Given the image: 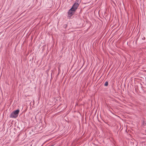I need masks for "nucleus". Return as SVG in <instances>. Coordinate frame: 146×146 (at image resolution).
Here are the masks:
<instances>
[{
  "mask_svg": "<svg viewBox=\"0 0 146 146\" xmlns=\"http://www.w3.org/2000/svg\"><path fill=\"white\" fill-rule=\"evenodd\" d=\"M142 125L144 126H145L146 125V121L143 120L142 122Z\"/></svg>",
  "mask_w": 146,
  "mask_h": 146,
  "instance_id": "obj_4",
  "label": "nucleus"
},
{
  "mask_svg": "<svg viewBox=\"0 0 146 146\" xmlns=\"http://www.w3.org/2000/svg\"><path fill=\"white\" fill-rule=\"evenodd\" d=\"M64 26H65V27H66L67 26V25H64Z\"/></svg>",
  "mask_w": 146,
  "mask_h": 146,
  "instance_id": "obj_7",
  "label": "nucleus"
},
{
  "mask_svg": "<svg viewBox=\"0 0 146 146\" xmlns=\"http://www.w3.org/2000/svg\"><path fill=\"white\" fill-rule=\"evenodd\" d=\"M75 12V11H73L72 9L71 8L70 9L68 12V17H70L74 15Z\"/></svg>",
  "mask_w": 146,
  "mask_h": 146,
  "instance_id": "obj_2",
  "label": "nucleus"
},
{
  "mask_svg": "<svg viewBox=\"0 0 146 146\" xmlns=\"http://www.w3.org/2000/svg\"><path fill=\"white\" fill-rule=\"evenodd\" d=\"M104 85L105 86H107L108 85V82L107 81L105 83Z\"/></svg>",
  "mask_w": 146,
  "mask_h": 146,
  "instance_id": "obj_5",
  "label": "nucleus"
},
{
  "mask_svg": "<svg viewBox=\"0 0 146 146\" xmlns=\"http://www.w3.org/2000/svg\"><path fill=\"white\" fill-rule=\"evenodd\" d=\"M19 110H17L13 112L10 115V117L12 118H16L18 116Z\"/></svg>",
  "mask_w": 146,
  "mask_h": 146,
  "instance_id": "obj_1",
  "label": "nucleus"
},
{
  "mask_svg": "<svg viewBox=\"0 0 146 146\" xmlns=\"http://www.w3.org/2000/svg\"><path fill=\"white\" fill-rule=\"evenodd\" d=\"M142 39L143 40H145V37L143 36V37L142 38Z\"/></svg>",
  "mask_w": 146,
  "mask_h": 146,
  "instance_id": "obj_6",
  "label": "nucleus"
},
{
  "mask_svg": "<svg viewBox=\"0 0 146 146\" xmlns=\"http://www.w3.org/2000/svg\"><path fill=\"white\" fill-rule=\"evenodd\" d=\"M79 6V4L78 3H74V5H73L71 9H72L73 11H75L77 9Z\"/></svg>",
  "mask_w": 146,
  "mask_h": 146,
  "instance_id": "obj_3",
  "label": "nucleus"
},
{
  "mask_svg": "<svg viewBox=\"0 0 146 146\" xmlns=\"http://www.w3.org/2000/svg\"><path fill=\"white\" fill-rule=\"evenodd\" d=\"M51 146H53V145H52Z\"/></svg>",
  "mask_w": 146,
  "mask_h": 146,
  "instance_id": "obj_8",
  "label": "nucleus"
}]
</instances>
